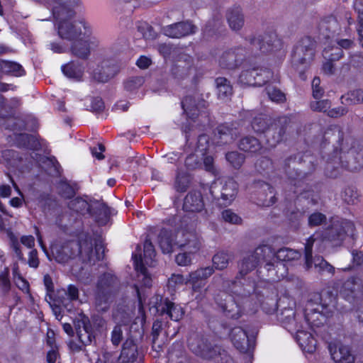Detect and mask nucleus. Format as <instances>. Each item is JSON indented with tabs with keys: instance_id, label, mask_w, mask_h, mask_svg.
<instances>
[{
	"instance_id": "f704fd0d",
	"label": "nucleus",
	"mask_w": 363,
	"mask_h": 363,
	"mask_svg": "<svg viewBox=\"0 0 363 363\" xmlns=\"http://www.w3.org/2000/svg\"><path fill=\"white\" fill-rule=\"evenodd\" d=\"M175 235L172 230L162 228L157 237L158 244L164 254L172 253L174 247L177 246L175 243Z\"/></svg>"
},
{
	"instance_id": "680f3d73",
	"label": "nucleus",
	"mask_w": 363,
	"mask_h": 363,
	"mask_svg": "<svg viewBox=\"0 0 363 363\" xmlns=\"http://www.w3.org/2000/svg\"><path fill=\"white\" fill-rule=\"evenodd\" d=\"M77 338L79 342L83 344L85 347L88 345H90L93 341H95V335L94 333V330L92 325L89 327V329H84V330L79 331L77 333Z\"/></svg>"
},
{
	"instance_id": "f3484780",
	"label": "nucleus",
	"mask_w": 363,
	"mask_h": 363,
	"mask_svg": "<svg viewBox=\"0 0 363 363\" xmlns=\"http://www.w3.org/2000/svg\"><path fill=\"white\" fill-rule=\"evenodd\" d=\"M256 334L257 330L248 335L242 328L235 327L231 330L230 337L235 347L240 352L246 353L250 350Z\"/></svg>"
},
{
	"instance_id": "774afa93",
	"label": "nucleus",
	"mask_w": 363,
	"mask_h": 363,
	"mask_svg": "<svg viewBox=\"0 0 363 363\" xmlns=\"http://www.w3.org/2000/svg\"><path fill=\"white\" fill-rule=\"evenodd\" d=\"M345 290L352 293L361 291L362 288V281L358 277H350L343 284Z\"/></svg>"
},
{
	"instance_id": "58836bf2",
	"label": "nucleus",
	"mask_w": 363,
	"mask_h": 363,
	"mask_svg": "<svg viewBox=\"0 0 363 363\" xmlns=\"http://www.w3.org/2000/svg\"><path fill=\"white\" fill-rule=\"evenodd\" d=\"M134 265L138 272V281L145 287H150L152 285V279L150 277L147 268L145 267L142 259V254L135 253L133 255Z\"/></svg>"
},
{
	"instance_id": "f257e3e1",
	"label": "nucleus",
	"mask_w": 363,
	"mask_h": 363,
	"mask_svg": "<svg viewBox=\"0 0 363 363\" xmlns=\"http://www.w3.org/2000/svg\"><path fill=\"white\" fill-rule=\"evenodd\" d=\"M351 140L350 138L345 137L341 128L335 126L325 130L322 145L342 156L343 168L353 172L363 167V144L358 143L357 146L351 147Z\"/></svg>"
},
{
	"instance_id": "1a4fd4ad",
	"label": "nucleus",
	"mask_w": 363,
	"mask_h": 363,
	"mask_svg": "<svg viewBox=\"0 0 363 363\" xmlns=\"http://www.w3.org/2000/svg\"><path fill=\"white\" fill-rule=\"evenodd\" d=\"M315 241L314 235H311L305 244V267L307 270L312 268L314 266L315 269L319 274H323L328 272L331 275L335 273V267L328 263L323 257L318 256L313 258V246Z\"/></svg>"
},
{
	"instance_id": "423d86ee",
	"label": "nucleus",
	"mask_w": 363,
	"mask_h": 363,
	"mask_svg": "<svg viewBox=\"0 0 363 363\" xmlns=\"http://www.w3.org/2000/svg\"><path fill=\"white\" fill-rule=\"evenodd\" d=\"M143 329L137 323H133L130 327L128 337L123 344L118 359L121 363H134L140 357L138 344L143 337Z\"/></svg>"
},
{
	"instance_id": "9b49d317",
	"label": "nucleus",
	"mask_w": 363,
	"mask_h": 363,
	"mask_svg": "<svg viewBox=\"0 0 363 363\" xmlns=\"http://www.w3.org/2000/svg\"><path fill=\"white\" fill-rule=\"evenodd\" d=\"M291 118L286 116L272 119V125L266 135L267 143L271 146H276L281 143L291 128Z\"/></svg>"
},
{
	"instance_id": "c9c22d12",
	"label": "nucleus",
	"mask_w": 363,
	"mask_h": 363,
	"mask_svg": "<svg viewBox=\"0 0 363 363\" xmlns=\"http://www.w3.org/2000/svg\"><path fill=\"white\" fill-rule=\"evenodd\" d=\"M157 311L162 316L167 315L169 318L174 321H178L182 318L184 311L182 307L175 305L173 302L166 299L158 308Z\"/></svg>"
},
{
	"instance_id": "13d9d810",
	"label": "nucleus",
	"mask_w": 363,
	"mask_h": 363,
	"mask_svg": "<svg viewBox=\"0 0 363 363\" xmlns=\"http://www.w3.org/2000/svg\"><path fill=\"white\" fill-rule=\"evenodd\" d=\"M343 56V51L338 45H328L323 50V57L328 61H337Z\"/></svg>"
},
{
	"instance_id": "de8ad7c7",
	"label": "nucleus",
	"mask_w": 363,
	"mask_h": 363,
	"mask_svg": "<svg viewBox=\"0 0 363 363\" xmlns=\"http://www.w3.org/2000/svg\"><path fill=\"white\" fill-rule=\"evenodd\" d=\"M272 119L265 114H259L252 119L251 126L255 133L267 134L272 125Z\"/></svg>"
},
{
	"instance_id": "09e8293b",
	"label": "nucleus",
	"mask_w": 363,
	"mask_h": 363,
	"mask_svg": "<svg viewBox=\"0 0 363 363\" xmlns=\"http://www.w3.org/2000/svg\"><path fill=\"white\" fill-rule=\"evenodd\" d=\"M215 82L218 98L223 101L230 99L233 94V86L230 81L225 77H218Z\"/></svg>"
},
{
	"instance_id": "aec40b11",
	"label": "nucleus",
	"mask_w": 363,
	"mask_h": 363,
	"mask_svg": "<svg viewBox=\"0 0 363 363\" xmlns=\"http://www.w3.org/2000/svg\"><path fill=\"white\" fill-rule=\"evenodd\" d=\"M249 42L262 52H267L277 48L279 40L274 33L267 32L257 36L250 37Z\"/></svg>"
},
{
	"instance_id": "338daca9",
	"label": "nucleus",
	"mask_w": 363,
	"mask_h": 363,
	"mask_svg": "<svg viewBox=\"0 0 363 363\" xmlns=\"http://www.w3.org/2000/svg\"><path fill=\"white\" fill-rule=\"evenodd\" d=\"M92 325L89 317L84 315L82 313L78 314V315L74 320V327L76 331V333L80 330H84V329H89V327Z\"/></svg>"
},
{
	"instance_id": "6ab92c4d",
	"label": "nucleus",
	"mask_w": 363,
	"mask_h": 363,
	"mask_svg": "<svg viewBox=\"0 0 363 363\" xmlns=\"http://www.w3.org/2000/svg\"><path fill=\"white\" fill-rule=\"evenodd\" d=\"M79 247V243L76 241H70L62 245H55L52 247V255L56 262L65 264L77 257Z\"/></svg>"
},
{
	"instance_id": "2f4dec72",
	"label": "nucleus",
	"mask_w": 363,
	"mask_h": 363,
	"mask_svg": "<svg viewBox=\"0 0 363 363\" xmlns=\"http://www.w3.org/2000/svg\"><path fill=\"white\" fill-rule=\"evenodd\" d=\"M204 207L201 193L199 191H191L185 196L183 209L188 212H199Z\"/></svg>"
},
{
	"instance_id": "3c124183",
	"label": "nucleus",
	"mask_w": 363,
	"mask_h": 363,
	"mask_svg": "<svg viewBox=\"0 0 363 363\" xmlns=\"http://www.w3.org/2000/svg\"><path fill=\"white\" fill-rule=\"evenodd\" d=\"M0 68L4 72L16 77L23 76L26 74L23 67L16 62L0 60Z\"/></svg>"
},
{
	"instance_id": "c85d7f7f",
	"label": "nucleus",
	"mask_w": 363,
	"mask_h": 363,
	"mask_svg": "<svg viewBox=\"0 0 363 363\" xmlns=\"http://www.w3.org/2000/svg\"><path fill=\"white\" fill-rule=\"evenodd\" d=\"M196 26L189 21L176 23L164 28V33L170 38H179L194 33Z\"/></svg>"
},
{
	"instance_id": "bf43d9fd",
	"label": "nucleus",
	"mask_w": 363,
	"mask_h": 363,
	"mask_svg": "<svg viewBox=\"0 0 363 363\" xmlns=\"http://www.w3.org/2000/svg\"><path fill=\"white\" fill-rule=\"evenodd\" d=\"M62 70L65 75L75 79H80L83 74L82 68L74 62H69L62 66Z\"/></svg>"
},
{
	"instance_id": "7c9ffc66",
	"label": "nucleus",
	"mask_w": 363,
	"mask_h": 363,
	"mask_svg": "<svg viewBox=\"0 0 363 363\" xmlns=\"http://www.w3.org/2000/svg\"><path fill=\"white\" fill-rule=\"evenodd\" d=\"M214 272L213 267L200 268L189 274V284L194 291H199L206 285V279Z\"/></svg>"
},
{
	"instance_id": "72a5a7b5",
	"label": "nucleus",
	"mask_w": 363,
	"mask_h": 363,
	"mask_svg": "<svg viewBox=\"0 0 363 363\" xmlns=\"http://www.w3.org/2000/svg\"><path fill=\"white\" fill-rule=\"evenodd\" d=\"M255 186H260L262 191L259 193L258 200L261 205L264 206H270L277 202V197L274 189L268 184L262 181L255 182Z\"/></svg>"
},
{
	"instance_id": "412c9836",
	"label": "nucleus",
	"mask_w": 363,
	"mask_h": 363,
	"mask_svg": "<svg viewBox=\"0 0 363 363\" xmlns=\"http://www.w3.org/2000/svg\"><path fill=\"white\" fill-rule=\"evenodd\" d=\"M118 72L119 68L116 64L111 61H104L94 69L92 79L97 82L105 83L114 77Z\"/></svg>"
},
{
	"instance_id": "ea45409f",
	"label": "nucleus",
	"mask_w": 363,
	"mask_h": 363,
	"mask_svg": "<svg viewBox=\"0 0 363 363\" xmlns=\"http://www.w3.org/2000/svg\"><path fill=\"white\" fill-rule=\"evenodd\" d=\"M332 151L333 155L327 160L325 174L328 177L336 178L340 174V168H343L342 163L344 160L342 156Z\"/></svg>"
},
{
	"instance_id": "bb28decb",
	"label": "nucleus",
	"mask_w": 363,
	"mask_h": 363,
	"mask_svg": "<svg viewBox=\"0 0 363 363\" xmlns=\"http://www.w3.org/2000/svg\"><path fill=\"white\" fill-rule=\"evenodd\" d=\"M323 306L316 305L312 301H308L304 310V316L306 322L312 327H320L325 321V317L323 314Z\"/></svg>"
},
{
	"instance_id": "e433bc0d",
	"label": "nucleus",
	"mask_w": 363,
	"mask_h": 363,
	"mask_svg": "<svg viewBox=\"0 0 363 363\" xmlns=\"http://www.w3.org/2000/svg\"><path fill=\"white\" fill-rule=\"evenodd\" d=\"M273 259V262H267L264 267V269L267 271V277L271 281H277L285 277L286 269L284 263Z\"/></svg>"
},
{
	"instance_id": "4c0bfd02",
	"label": "nucleus",
	"mask_w": 363,
	"mask_h": 363,
	"mask_svg": "<svg viewBox=\"0 0 363 363\" xmlns=\"http://www.w3.org/2000/svg\"><path fill=\"white\" fill-rule=\"evenodd\" d=\"M273 259V262H267L264 267V269L267 271V277L271 281H277L285 277L286 269L284 263Z\"/></svg>"
},
{
	"instance_id": "5fc2aeb1",
	"label": "nucleus",
	"mask_w": 363,
	"mask_h": 363,
	"mask_svg": "<svg viewBox=\"0 0 363 363\" xmlns=\"http://www.w3.org/2000/svg\"><path fill=\"white\" fill-rule=\"evenodd\" d=\"M113 315L116 320L126 325L133 318V311L128 306L118 304Z\"/></svg>"
},
{
	"instance_id": "2eb2a0df",
	"label": "nucleus",
	"mask_w": 363,
	"mask_h": 363,
	"mask_svg": "<svg viewBox=\"0 0 363 363\" xmlns=\"http://www.w3.org/2000/svg\"><path fill=\"white\" fill-rule=\"evenodd\" d=\"M215 301L226 316L238 319L242 315V308L233 296L221 292L216 295Z\"/></svg>"
},
{
	"instance_id": "393cba45",
	"label": "nucleus",
	"mask_w": 363,
	"mask_h": 363,
	"mask_svg": "<svg viewBox=\"0 0 363 363\" xmlns=\"http://www.w3.org/2000/svg\"><path fill=\"white\" fill-rule=\"evenodd\" d=\"M206 101L192 96H186L182 101L184 113L188 118L195 119L206 108Z\"/></svg>"
},
{
	"instance_id": "9d476101",
	"label": "nucleus",
	"mask_w": 363,
	"mask_h": 363,
	"mask_svg": "<svg viewBox=\"0 0 363 363\" xmlns=\"http://www.w3.org/2000/svg\"><path fill=\"white\" fill-rule=\"evenodd\" d=\"M272 78V72L269 69L252 67L243 69L240 74L238 82L247 86H262Z\"/></svg>"
},
{
	"instance_id": "7ed1b4c3",
	"label": "nucleus",
	"mask_w": 363,
	"mask_h": 363,
	"mask_svg": "<svg viewBox=\"0 0 363 363\" xmlns=\"http://www.w3.org/2000/svg\"><path fill=\"white\" fill-rule=\"evenodd\" d=\"M316 48V40L309 35H306L296 43L291 50V65L299 72L302 79H305L304 72L310 67L314 60Z\"/></svg>"
},
{
	"instance_id": "20e7f679",
	"label": "nucleus",
	"mask_w": 363,
	"mask_h": 363,
	"mask_svg": "<svg viewBox=\"0 0 363 363\" xmlns=\"http://www.w3.org/2000/svg\"><path fill=\"white\" fill-rule=\"evenodd\" d=\"M189 349L197 356L205 359H215L219 363H229L231 357L217 345H213L207 337L196 335L189 340Z\"/></svg>"
},
{
	"instance_id": "49530a36",
	"label": "nucleus",
	"mask_w": 363,
	"mask_h": 363,
	"mask_svg": "<svg viewBox=\"0 0 363 363\" xmlns=\"http://www.w3.org/2000/svg\"><path fill=\"white\" fill-rule=\"evenodd\" d=\"M294 338L303 350L309 353L315 351L316 341L311 333L303 330L297 333Z\"/></svg>"
},
{
	"instance_id": "a878e982",
	"label": "nucleus",
	"mask_w": 363,
	"mask_h": 363,
	"mask_svg": "<svg viewBox=\"0 0 363 363\" xmlns=\"http://www.w3.org/2000/svg\"><path fill=\"white\" fill-rule=\"evenodd\" d=\"M230 291L236 296L241 298H247L255 292V283L242 278L238 274L235 280L232 281L230 286Z\"/></svg>"
},
{
	"instance_id": "dca6fc26",
	"label": "nucleus",
	"mask_w": 363,
	"mask_h": 363,
	"mask_svg": "<svg viewBox=\"0 0 363 363\" xmlns=\"http://www.w3.org/2000/svg\"><path fill=\"white\" fill-rule=\"evenodd\" d=\"M213 140L218 145L233 143L240 135V131L234 123H223L214 130Z\"/></svg>"
},
{
	"instance_id": "c03bdc74",
	"label": "nucleus",
	"mask_w": 363,
	"mask_h": 363,
	"mask_svg": "<svg viewBox=\"0 0 363 363\" xmlns=\"http://www.w3.org/2000/svg\"><path fill=\"white\" fill-rule=\"evenodd\" d=\"M74 6L71 5H52V15L56 23L66 21L72 19L75 16V11L73 9Z\"/></svg>"
},
{
	"instance_id": "37998d69",
	"label": "nucleus",
	"mask_w": 363,
	"mask_h": 363,
	"mask_svg": "<svg viewBox=\"0 0 363 363\" xmlns=\"http://www.w3.org/2000/svg\"><path fill=\"white\" fill-rule=\"evenodd\" d=\"M72 42L70 48L72 54L80 59H87L90 55V45L89 41L85 39V36H82Z\"/></svg>"
},
{
	"instance_id": "4be33fe9",
	"label": "nucleus",
	"mask_w": 363,
	"mask_h": 363,
	"mask_svg": "<svg viewBox=\"0 0 363 363\" xmlns=\"http://www.w3.org/2000/svg\"><path fill=\"white\" fill-rule=\"evenodd\" d=\"M193 65V58L189 55L180 53L172 65V74L175 78H185L190 74Z\"/></svg>"
},
{
	"instance_id": "f03ea898",
	"label": "nucleus",
	"mask_w": 363,
	"mask_h": 363,
	"mask_svg": "<svg viewBox=\"0 0 363 363\" xmlns=\"http://www.w3.org/2000/svg\"><path fill=\"white\" fill-rule=\"evenodd\" d=\"M121 289L120 279L113 273L105 272L97 279L95 308L98 312H107Z\"/></svg>"
},
{
	"instance_id": "052dcab7",
	"label": "nucleus",
	"mask_w": 363,
	"mask_h": 363,
	"mask_svg": "<svg viewBox=\"0 0 363 363\" xmlns=\"http://www.w3.org/2000/svg\"><path fill=\"white\" fill-rule=\"evenodd\" d=\"M156 252L151 240L146 238L143 245V257L142 256L144 264H150L152 262Z\"/></svg>"
},
{
	"instance_id": "864d4df0",
	"label": "nucleus",
	"mask_w": 363,
	"mask_h": 363,
	"mask_svg": "<svg viewBox=\"0 0 363 363\" xmlns=\"http://www.w3.org/2000/svg\"><path fill=\"white\" fill-rule=\"evenodd\" d=\"M252 253L259 263L262 260L267 262L268 259H275V252L272 247L268 245L258 246Z\"/></svg>"
},
{
	"instance_id": "e2e57ef3",
	"label": "nucleus",
	"mask_w": 363,
	"mask_h": 363,
	"mask_svg": "<svg viewBox=\"0 0 363 363\" xmlns=\"http://www.w3.org/2000/svg\"><path fill=\"white\" fill-rule=\"evenodd\" d=\"M268 97L277 103H283L286 101L285 94L278 88L274 86H268L265 89Z\"/></svg>"
},
{
	"instance_id": "f8f14e48",
	"label": "nucleus",
	"mask_w": 363,
	"mask_h": 363,
	"mask_svg": "<svg viewBox=\"0 0 363 363\" xmlns=\"http://www.w3.org/2000/svg\"><path fill=\"white\" fill-rule=\"evenodd\" d=\"M245 57V48L241 46L231 48L223 52L219 57L218 64L221 69L235 70L242 64Z\"/></svg>"
},
{
	"instance_id": "8fccbe9b",
	"label": "nucleus",
	"mask_w": 363,
	"mask_h": 363,
	"mask_svg": "<svg viewBox=\"0 0 363 363\" xmlns=\"http://www.w3.org/2000/svg\"><path fill=\"white\" fill-rule=\"evenodd\" d=\"M68 207L77 213L82 215L89 214L92 208V203H89L82 198L77 197L68 203Z\"/></svg>"
},
{
	"instance_id": "a211bd4d",
	"label": "nucleus",
	"mask_w": 363,
	"mask_h": 363,
	"mask_svg": "<svg viewBox=\"0 0 363 363\" xmlns=\"http://www.w3.org/2000/svg\"><path fill=\"white\" fill-rule=\"evenodd\" d=\"M318 38L320 41H327L333 38L341 28L335 16L330 15L320 20L317 26Z\"/></svg>"
},
{
	"instance_id": "6e6d98bb",
	"label": "nucleus",
	"mask_w": 363,
	"mask_h": 363,
	"mask_svg": "<svg viewBox=\"0 0 363 363\" xmlns=\"http://www.w3.org/2000/svg\"><path fill=\"white\" fill-rule=\"evenodd\" d=\"M190 183V175L184 172H179L175 178L174 187L178 192H184L189 187Z\"/></svg>"
},
{
	"instance_id": "473e14b6",
	"label": "nucleus",
	"mask_w": 363,
	"mask_h": 363,
	"mask_svg": "<svg viewBox=\"0 0 363 363\" xmlns=\"http://www.w3.org/2000/svg\"><path fill=\"white\" fill-rule=\"evenodd\" d=\"M89 215L99 225H105L110 220L111 213L109 208L104 203L96 201L92 203Z\"/></svg>"
},
{
	"instance_id": "4d7b16f0",
	"label": "nucleus",
	"mask_w": 363,
	"mask_h": 363,
	"mask_svg": "<svg viewBox=\"0 0 363 363\" xmlns=\"http://www.w3.org/2000/svg\"><path fill=\"white\" fill-rule=\"evenodd\" d=\"M231 258L232 255L228 252L222 251L216 253L212 258L213 267L218 270L225 269Z\"/></svg>"
},
{
	"instance_id": "a19ab883",
	"label": "nucleus",
	"mask_w": 363,
	"mask_h": 363,
	"mask_svg": "<svg viewBox=\"0 0 363 363\" xmlns=\"http://www.w3.org/2000/svg\"><path fill=\"white\" fill-rule=\"evenodd\" d=\"M226 18L230 28L234 31L240 30L244 26V15L239 7L229 9L226 12Z\"/></svg>"
},
{
	"instance_id": "ddd939ff",
	"label": "nucleus",
	"mask_w": 363,
	"mask_h": 363,
	"mask_svg": "<svg viewBox=\"0 0 363 363\" xmlns=\"http://www.w3.org/2000/svg\"><path fill=\"white\" fill-rule=\"evenodd\" d=\"M79 250L77 256L84 263L94 264L96 261L103 259L104 257V248L101 244H96L95 251L93 250V244L91 240H84L77 242Z\"/></svg>"
},
{
	"instance_id": "b1692460",
	"label": "nucleus",
	"mask_w": 363,
	"mask_h": 363,
	"mask_svg": "<svg viewBox=\"0 0 363 363\" xmlns=\"http://www.w3.org/2000/svg\"><path fill=\"white\" fill-rule=\"evenodd\" d=\"M301 166V181L311 175L318 165V159L311 152H298Z\"/></svg>"
},
{
	"instance_id": "c756f323",
	"label": "nucleus",
	"mask_w": 363,
	"mask_h": 363,
	"mask_svg": "<svg viewBox=\"0 0 363 363\" xmlns=\"http://www.w3.org/2000/svg\"><path fill=\"white\" fill-rule=\"evenodd\" d=\"M240 150L251 155H261L264 150L262 142L255 136L245 135L238 143Z\"/></svg>"
},
{
	"instance_id": "69168bd1",
	"label": "nucleus",
	"mask_w": 363,
	"mask_h": 363,
	"mask_svg": "<svg viewBox=\"0 0 363 363\" xmlns=\"http://www.w3.org/2000/svg\"><path fill=\"white\" fill-rule=\"evenodd\" d=\"M255 168L260 173L269 172L273 168L272 160L267 156L261 157L255 162Z\"/></svg>"
},
{
	"instance_id": "39448f33",
	"label": "nucleus",
	"mask_w": 363,
	"mask_h": 363,
	"mask_svg": "<svg viewBox=\"0 0 363 363\" xmlns=\"http://www.w3.org/2000/svg\"><path fill=\"white\" fill-rule=\"evenodd\" d=\"M354 224L348 220L333 218L330 225L323 231L322 240L333 246H340L346 235L353 236Z\"/></svg>"
},
{
	"instance_id": "6e6552de",
	"label": "nucleus",
	"mask_w": 363,
	"mask_h": 363,
	"mask_svg": "<svg viewBox=\"0 0 363 363\" xmlns=\"http://www.w3.org/2000/svg\"><path fill=\"white\" fill-rule=\"evenodd\" d=\"M55 28L58 36L68 41H74L86 36V25L84 21L68 20L55 23Z\"/></svg>"
},
{
	"instance_id": "603ef678",
	"label": "nucleus",
	"mask_w": 363,
	"mask_h": 363,
	"mask_svg": "<svg viewBox=\"0 0 363 363\" xmlns=\"http://www.w3.org/2000/svg\"><path fill=\"white\" fill-rule=\"evenodd\" d=\"M300 257L301 253L298 251L288 247L281 248L275 252V259L281 263L298 259Z\"/></svg>"
},
{
	"instance_id": "79ce46f5",
	"label": "nucleus",
	"mask_w": 363,
	"mask_h": 363,
	"mask_svg": "<svg viewBox=\"0 0 363 363\" xmlns=\"http://www.w3.org/2000/svg\"><path fill=\"white\" fill-rule=\"evenodd\" d=\"M13 140L16 146L19 147L37 150L41 146L35 136L27 133L15 134Z\"/></svg>"
},
{
	"instance_id": "0eeeda50",
	"label": "nucleus",
	"mask_w": 363,
	"mask_h": 363,
	"mask_svg": "<svg viewBox=\"0 0 363 363\" xmlns=\"http://www.w3.org/2000/svg\"><path fill=\"white\" fill-rule=\"evenodd\" d=\"M238 185L231 179H221L213 182L210 188V193L220 206H230L238 194Z\"/></svg>"
},
{
	"instance_id": "4468645a",
	"label": "nucleus",
	"mask_w": 363,
	"mask_h": 363,
	"mask_svg": "<svg viewBox=\"0 0 363 363\" xmlns=\"http://www.w3.org/2000/svg\"><path fill=\"white\" fill-rule=\"evenodd\" d=\"M177 247L189 253L196 252L201 247V240L197 234L191 230H179L175 235Z\"/></svg>"
},
{
	"instance_id": "5701e85b",
	"label": "nucleus",
	"mask_w": 363,
	"mask_h": 363,
	"mask_svg": "<svg viewBox=\"0 0 363 363\" xmlns=\"http://www.w3.org/2000/svg\"><path fill=\"white\" fill-rule=\"evenodd\" d=\"M301 164L298 152L287 156L283 161L282 168L287 179L292 182H301ZM296 183H294L296 185Z\"/></svg>"
},
{
	"instance_id": "a18cd8bd",
	"label": "nucleus",
	"mask_w": 363,
	"mask_h": 363,
	"mask_svg": "<svg viewBox=\"0 0 363 363\" xmlns=\"http://www.w3.org/2000/svg\"><path fill=\"white\" fill-rule=\"evenodd\" d=\"M259 262L252 252L245 255L238 264V275L240 277H245L247 274L255 270L258 266Z\"/></svg>"
},
{
	"instance_id": "cd10ccee",
	"label": "nucleus",
	"mask_w": 363,
	"mask_h": 363,
	"mask_svg": "<svg viewBox=\"0 0 363 363\" xmlns=\"http://www.w3.org/2000/svg\"><path fill=\"white\" fill-rule=\"evenodd\" d=\"M328 350L335 363H354L355 357L348 346L340 343H330Z\"/></svg>"
},
{
	"instance_id": "0e129e2a",
	"label": "nucleus",
	"mask_w": 363,
	"mask_h": 363,
	"mask_svg": "<svg viewBox=\"0 0 363 363\" xmlns=\"http://www.w3.org/2000/svg\"><path fill=\"white\" fill-rule=\"evenodd\" d=\"M225 158L233 167L238 169L243 164L245 157L237 151H232L225 155Z\"/></svg>"
}]
</instances>
